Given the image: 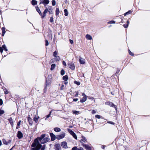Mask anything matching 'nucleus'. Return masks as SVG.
I'll list each match as a JSON object with an SVG mask.
<instances>
[{"label":"nucleus","mask_w":150,"mask_h":150,"mask_svg":"<svg viewBox=\"0 0 150 150\" xmlns=\"http://www.w3.org/2000/svg\"><path fill=\"white\" fill-rule=\"evenodd\" d=\"M45 136V134H43L40 137L36 139L31 145L33 147L31 149V150H39L42 146L40 143L44 144L50 140V139L49 137H47L44 139Z\"/></svg>","instance_id":"obj_1"},{"label":"nucleus","mask_w":150,"mask_h":150,"mask_svg":"<svg viewBox=\"0 0 150 150\" xmlns=\"http://www.w3.org/2000/svg\"><path fill=\"white\" fill-rule=\"evenodd\" d=\"M68 131L70 134H71L75 139H77V136L74 131L69 129H68Z\"/></svg>","instance_id":"obj_2"},{"label":"nucleus","mask_w":150,"mask_h":150,"mask_svg":"<svg viewBox=\"0 0 150 150\" xmlns=\"http://www.w3.org/2000/svg\"><path fill=\"white\" fill-rule=\"evenodd\" d=\"M65 136V133L64 132H63L61 134L57 135L56 138L57 139L59 140L64 138Z\"/></svg>","instance_id":"obj_3"},{"label":"nucleus","mask_w":150,"mask_h":150,"mask_svg":"<svg viewBox=\"0 0 150 150\" xmlns=\"http://www.w3.org/2000/svg\"><path fill=\"white\" fill-rule=\"evenodd\" d=\"M82 95L83 96V97L80 100V102L81 103H83L86 101L87 99V96L84 93H83Z\"/></svg>","instance_id":"obj_4"},{"label":"nucleus","mask_w":150,"mask_h":150,"mask_svg":"<svg viewBox=\"0 0 150 150\" xmlns=\"http://www.w3.org/2000/svg\"><path fill=\"white\" fill-rule=\"evenodd\" d=\"M68 66L69 68H70L72 70H74L75 69V66L74 64L72 62H71L69 63L68 65Z\"/></svg>","instance_id":"obj_5"},{"label":"nucleus","mask_w":150,"mask_h":150,"mask_svg":"<svg viewBox=\"0 0 150 150\" xmlns=\"http://www.w3.org/2000/svg\"><path fill=\"white\" fill-rule=\"evenodd\" d=\"M105 104L106 105H109L112 107H114V108L115 109H117L116 106L112 102H108L107 103H106Z\"/></svg>","instance_id":"obj_6"},{"label":"nucleus","mask_w":150,"mask_h":150,"mask_svg":"<svg viewBox=\"0 0 150 150\" xmlns=\"http://www.w3.org/2000/svg\"><path fill=\"white\" fill-rule=\"evenodd\" d=\"M61 146L64 149H66L67 148V143L65 142H62Z\"/></svg>","instance_id":"obj_7"},{"label":"nucleus","mask_w":150,"mask_h":150,"mask_svg":"<svg viewBox=\"0 0 150 150\" xmlns=\"http://www.w3.org/2000/svg\"><path fill=\"white\" fill-rule=\"evenodd\" d=\"M49 3V1L48 0H43V1L40 2V4H43L45 6V5L48 4Z\"/></svg>","instance_id":"obj_8"},{"label":"nucleus","mask_w":150,"mask_h":150,"mask_svg":"<svg viewBox=\"0 0 150 150\" xmlns=\"http://www.w3.org/2000/svg\"><path fill=\"white\" fill-rule=\"evenodd\" d=\"M82 139H81L80 141V142L82 143V144H83V143H86L87 142V141L84 137L83 136H82Z\"/></svg>","instance_id":"obj_9"},{"label":"nucleus","mask_w":150,"mask_h":150,"mask_svg":"<svg viewBox=\"0 0 150 150\" xmlns=\"http://www.w3.org/2000/svg\"><path fill=\"white\" fill-rule=\"evenodd\" d=\"M2 142L4 144L6 145H8L10 144L11 142V140H9L7 141L5 139H3L2 140Z\"/></svg>","instance_id":"obj_10"},{"label":"nucleus","mask_w":150,"mask_h":150,"mask_svg":"<svg viewBox=\"0 0 150 150\" xmlns=\"http://www.w3.org/2000/svg\"><path fill=\"white\" fill-rule=\"evenodd\" d=\"M50 135L51 137V140L52 141H54L55 139V135L52 133H50Z\"/></svg>","instance_id":"obj_11"},{"label":"nucleus","mask_w":150,"mask_h":150,"mask_svg":"<svg viewBox=\"0 0 150 150\" xmlns=\"http://www.w3.org/2000/svg\"><path fill=\"white\" fill-rule=\"evenodd\" d=\"M82 145L87 150H91V147L89 146L86 145L84 144H82Z\"/></svg>","instance_id":"obj_12"},{"label":"nucleus","mask_w":150,"mask_h":150,"mask_svg":"<svg viewBox=\"0 0 150 150\" xmlns=\"http://www.w3.org/2000/svg\"><path fill=\"white\" fill-rule=\"evenodd\" d=\"M79 62L81 64H84L85 63L84 59L81 58H80L79 59Z\"/></svg>","instance_id":"obj_13"},{"label":"nucleus","mask_w":150,"mask_h":150,"mask_svg":"<svg viewBox=\"0 0 150 150\" xmlns=\"http://www.w3.org/2000/svg\"><path fill=\"white\" fill-rule=\"evenodd\" d=\"M28 120L29 122V124L30 125H32V124L33 121L32 119L30 117L28 116Z\"/></svg>","instance_id":"obj_14"},{"label":"nucleus","mask_w":150,"mask_h":150,"mask_svg":"<svg viewBox=\"0 0 150 150\" xmlns=\"http://www.w3.org/2000/svg\"><path fill=\"white\" fill-rule=\"evenodd\" d=\"M54 59L56 61H59L60 60V58L59 56H57L54 57Z\"/></svg>","instance_id":"obj_15"},{"label":"nucleus","mask_w":150,"mask_h":150,"mask_svg":"<svg viewBox=\"0 0 150 150\" xmlns=\"http://www.w3.org/2000/svg\"><path fill=\"white\" fill-rule=\"evenodd\" d=\"M39 116L37 117L36 115H35L33 118L34 121L35 122V123H37L38 121V120L39 118Z\"/></svg>","instance_id":"obj_16"},{"label":"nucleus","mask_w":150,"mask_h":150,"mask_svg":"<svg viewBox=\"0 0 150 150\" xmlns=\"http://www.w3.org/2000/svg\"><path fill=\"white\" fill-rule=\"evenodd\" d=\"M86 37L88 40H91L92 39L91 36L90 35H86Z\"/></svg>","instance_id":"obj_17"},{"label":"nucleus","mask_w":150,"mask_h":150,"mask_svg":"<svg viewBox=\"0 0 150 150\" xmlns=\"http://www.w3.org/2000/svg\"><path fill=\"white\" fill-rule=\"evenodd\" d=\"M54 130L57 132H60L61 131V129L60 128L58 127H55L54 129Z\"/></svg>","instance_id":"obj_18"},{"label":"nucleus","mask_w":150,"mask_h":150,"mask_svg":"<svg viewBox=\"0 0 150 150\" xmlns=\"http://www.w3.org/2000/svg\"><path fill=\"white\" fill-rule=\"evenodd\" d=\"M31 3L33 5H35L37 4V2L36 0H33L31 1Z\"/></svg>","instance_id":"obj_19"},{"label":"nucleus","mask_w":150,"mask_h":150,"mask_svg":"<svg viewBox=\"0 0 150 150\" xmlns=\"http://www.w3.org/2000/svg\"><path fill=\"white\" fill-rule=\"evenodd\" d=\"M50 81H48L47 80H46V87L45 88V89H47V86L49 85L50 84Z\"/></svg>","instance_id":"obj_20"},{"label":"nucleus","mask_w":150,"mask_h":150,"mask_svg":"<svg viewBox=\"0 0 150 150\" xmlns=\"http://www.w3.org/2000/svg\"><path fill=\"white\" fill-rule=\"evenodd\" d=\"M56 67V65L54 64H52L51 67L50 69L51 70H53Z\"/></svg>","instance_id":"obj_21"},{"label":"nucleus","mask_w":150,"mask_h":150,"mask_svg":"<svg viewBox=\"0 0 150 150\" xmlns=\"http://www.w3.org/2000/svg\"><path fill=\"white\" fill-rule=\"evenodd\" d=\"M58 52L55 51L53 53V55L54 57H55L56 56H57V55H58Z\"/></svg>","instance_id":"obj_22"},{"label":"nucleus","mask_w":150,"mask_h":150,"mask_svg":"<svg viewBox=\"0 0 150 150\" xmlns=\"http://www.w3.org/2000/svg\"><path fill=\"white\" fill-rule=\"evenodd\" d=\"M63 79L65 81H67L68 79V76L67 75H65V76H64L63 77Z\"/></svg>","instance_id":"obj_23"},{"label":"nucleus","mask_w":150,"mask_h":150,"mask_svg":"<svg viewBox=\"0 0 150 150\" xmlns=\"http://www.w3.org/2000/svg\"><path fill=\"white\" fill-rule=\"evenodd\" d=\"M73 113L75 115H78L80 114L79 112L76 110L72 111Z\"/></svg>","instance_id":"obj_24"},{"label":"nucleus","mask_w":150,"mask_h":150,"mask_svg":"<svg viewBox=\"0 0 150 150\" xmlns=\"http://www.w3.org/2000/svg\"><path fill=\"white\" fill-rule=\"evenodd\" d=\"M36 10L40 15H42V13H41L39 8L38 7H37L36 8Z\"/></svg>","instance_id":"obj_25"},{"label":"nucleus","mask_w":150,"mask_h":150,"mask_svg":"<svg viewBox=\"0 0 150 150\" xmlns=\"http://www.w3.org/2000/svg\"><path fill=\"white\" fill-rule=\"evenodd\" d=\"M59 13V9L58 8H57L56 10V16H57Z\"/></svg>","instance_id":"obj_26"},{"label":"nucleus","mask_w":150,"mask_h":150,"mask_svg":"<svg viewBox=\"0 0 150 150\" xmlns=\"http://www.w3.org/2000/svg\"><path fill=\"white\" fill-rule=\"evenodd\" d=\"M64 15L65 16H67L68 15V13L67 9H65L64 10Z\"/></svg>","instance_id":"obj_27"},{"label":"nucleus","mask_w":150,"mask_h":150,"mask_svg":"<svg viewBox=\"0 0 150 150\" xmlns=\"http://www.w3.org/2000/svg\"><path fill=\"white\" fill-rule=\"evenodd\" d=\"M23 137V134L21 132L19 131V139Z\"/></svg>","instance_id":"obj_28"},{"label":"nucleus","mask_w":150,"mask_h":150,"mask_svg":"<svg viewBox=\"0 0 150 150\" xmlns=\"http://www.w3.org/2000/svg\"><path fill=\"white\" fill-rule=\"evenodd\" d=\"M127 24H124V25H123V26L125 28H126L128 27V24L129 23V21H127Z\"/></svg>","instance_id":"obj_29"},{"label":"nucleus","mask_w":150,"mask_h":150,"mask_svg":"<svg viewBox=\"0 0 150 150\" xmlns=\"http://www.w3.org/2000/svg\"><path fill=\"white\" fill-rule=\"evenodd\" d=\"M132 12V11L131 10H129L128 11V12H126L124 14V15L125 16H126L127 15H128L129 14L131 13Z\"/></svg>","instance_id":"obj_30"},{"label":"nucleus","mask_w":150,"mask_h":150,"mask_svg":"<svg viewBox=\"0 0 150 150\" xmlns=\"http://www.w3.org/2000/svg\"><path fill=\"white\" fill-rule=\"evenodd\" d=\"M4 110L0 109V116H1L2 114H4Z\"/></svg>","instance_id":"obj_31"},{"label":"nucleus","mask_w":150,"mask_h":150,"mask_svg":"<svg viewBox=\"0 0 150 150\" xmlns=\"http://www.w3.org/2000/svg\"><path fill=\"white\" fill-rule=\"evenodd\" d=\"M4 93L6 94H7L9 93V92L7 90V89L6 88H5L4 89Z\"/></svg>","instance_id":"obj_32"},{"label":"nucleus","mask_w":150,"mask_h":150,"mask_svg":"<svg viewBox=\"0 0 150 150\" xmlns=\"http://www.w3.org/2000/svg\"><path fill=\"white\" fill-rule=\"evenodd\" d=\"M65 74V71L64 69H62L61 71V74L62 75H63Z\"/></svg>","instance_id":"obj_33"},{"label":"nucleus","mask_w":150,"mask_h":150,"mask_svg":"<svg viewBox=\"0 0 150 150\" xmlns=\"http://www.w3.org/2000/svg\"><path fill=\"white\" fill-rule=\"evenodd\" d=\"M52 5L53 6H54L56 5V1L54 0H53L52 1Z\"/></svg>","instance_id":"obj_34"},{"label":"nucleus","mask_w":150,"mask_h":150,"mask_svg":"<svg viewBox=\"0 0 150 150\" xmlns=\"http://www.w3.org/2000/svg\"><path fill=\"white\" fill-rule=\"evenodd\" d=\"M2 47V49H4L6 51H7V49H6V46L5 45H3Z\"/></svg>","instance_id":"obj_35"},{"label":"nucleus","mask_w":150,"mask_h":150,"mask_svg":"<svg viewBox=\"0 0 150 150\" xmlns=\"http://www.w3.org/2000/svg\"><path fill=\"white\" fill-rule=\"evenodd\" d=\"M95 117L98 119H100L102 117H101L100 115H95Z\"/></svg>","instance_id":"obj_36"},{"label":"nucleus","mask_w":150,"mask_h":150,"mask_svg":"<svg viewBox=\"0 0 150 150\" xmlns=\"http://www.w3.org/2000/svg\"><path fill=\"white\" fill-rule=\"evenodd\" d=\"M8 120H9L10 123H11V125H12V124L13 123V122L12 119L11 118H10V119H8Z\"/></svg>","instance_id":"obj_37"},{"label":"nucleus","mask_w":150,"mask_h":150,"mask_svg":"<svg viewBox=\"0 0 150 150\" xmlns=\"http://www.w3.org/2000/svg\"><path fill=\"white\" fill-rule=\"evenodd\" d=\"M2 35L3 36H4V35L5 33V31L4 30V28H2Z\"/></svg>","instance_id":"obj_38"},{"label":"nucleus","mask_w":150,"mask_h":150,"mask_svg":"<svg viewBox=\"0 0 150 150\" xmlns=\"http://www.w3.org/2000/svg\"><path fill=\"white\" fill-rule=\"evenodd\" d=\"M115 21H111L108 22V23L109 24H112V23H115Z\"/></svg>","instance_id":"obj_39"},{"label":"nucleus","mask_w":150,"mask_h":150,"mask_svg":"<svg viewBox=\"0 0 150 150\" xmlns=\"http://www.w3.org/2000/svg\"><path fill=\"white\" fill-rule=\"evenodd\" d=\"M64 87H64V85L63 84L62 85L61 87L60 90H64Z\"/></svg>","instance_id":"obj_40"},{"label":"nucleus","mask_w":150,"mask_h":150,"mask_svg":"<svg viewBox=\"0 0 150 150\" xmlns=\"http://www.w3.org/2000/svg\"><path fill=\"white\" fill-rule=\"evenodd\" d=\"M40 148H41V150H45V145H44L42 147H41Z\"/></svg>","instance_id":"obj_41"},{"label":"nucleus","mask_w":150,"mask_h":150,"mask_svg":"<svg viewBox=\"0 0 150 150\" xmlns=\"http://www.w3.org/2000/svg\"><path fill=\"white\" fill-rule=\"evenodd\" d=\"M48 11V9L47 8H46L45 10L44 11L43 13H46Z\"/></svg>","instance_id":"obj_42"},{"label":"nucleus","mask_w":150,"mask_h":150,"mask_svg":"<svg viewBox=\"0 0 150 150\" xmlns=\"http://www.w3.org/2000/svg\"><path fill=\"white\" fill-rule=\"evenodd\" d=\"M107 123L112 125H114L115 124L114 122L112 121H108Z\"/></svg>","instance_id":"obj_43"},{"label":"nucleus","mask_w":150,"mask_h":150,"mask_svg":"<svg viewBox=\"0 0 150 150\" xmlns=\"http://www.w3.org/2000/svg\"><path fill=\"white\" fill-rule=\"evenodd\" d=\"M78 149L77 147L74 146L72 148V150H78Z\"/></svg>","instance_id":"obj_44"},{"label":"nucleus","mask_w":150,"mask_h":150,"mask_svg":"<svg viewBox=\"0 0 150 150\" xmlns=\"http://www.w3.org/2000/svg\"><path fill=\"white\" fill-rule=\"evenodd\" d=\"M60 149V147L59 146H57L56 147V150H59Z\"/></svg>","instance_id":"obj_45"},{"label":"nucleus","mask_w":150,"mask_h":150,"mask_svg":"<svg viewBox=\"0 0 150 150\" xmlns=\"http://www.w3.org/2000/svg\"><path fill=\"white\" fill-rule=\"evenodd\" d=\"M74 83L76 84L77 85H80V83L79 82L75 81Z\"/></svg>","instance_id":"obj_46"},{"label":"nucleus","mask_w":150,"mask_h":150,"mask_svg":"<svg viewBox=\"0 0 150 150\" xmlns=\"http://www.w3.org/2000/svg\"><path fill=\"white\" fill-rule=\"evenodd\" d=\"M45 45L48 46L49 45V43L47 40H45Z\"/></svg>","instance_id":"obj_47"},{"label":"nucleus","mask_w":150,"mask_h":150,"mask_svg":"<svg viewBox=\"0 0 150 150\" xmlns=\"http://www.w3.org/2000/svg\"><path fill=\"white\" fill-rule=\"evenodd\" d=\"M50 21L51 22H52L53 21V18L52 17H51L50 18Z\"/></svg>","instance_id":"obj_48"},{"label":"nucleus","mask_w":150,"mask_h":150,"mask_svg":"<svg viewBox=\"0 0 150 150\" xmlns=\"http://www.w3.org/2000/svg\"><path fill=\"white\" fill-rule=\"evenodd\" d=\"M129 52L130 55L133 56L134 55V54L131 52L129 50Z\"/></svg>","instance_id":"obj_49"},{"label":"nucleus","mask_w":150,"mask_h":150,"mask_svg":"<svg viewBox=\"0 0 150 150\" xmlns=\"http://www.w3.org/2000/svg\"><path fill=\"white\" fill-rule=\"evenodd\" d=\"M92 113L93 114H95L96 113V111L95 110H93L92 111Z\"/></svg>","instance_id":"obj_50"},{"label":"nucleus","mask_w":150,"mask_h":150,"mask_svg":"<svg viewBox=\"0 0 150 150\" xmlns=\"http://www.w3.org/2000/svg\"><path fill=\"white\" fill-rule=\"evenodd\" d=\"M46 13H43V15H42V18H44L45 16H46Z\"/></svg>","instance_id":"obj_51"},{"label":"nucleus","mask_w":150,"mask_h":150,"mask_svg":"<svg viewBox=\"0 0 150 150\" xmlns=\"http://www.w3.org/2000/svg\"><path fill=\"white\" fill-rule=\"evenodd\" d=\"M2 104H3V100L1 99H0V105H2Z\"/></svg>","instance_id":"obj_52"},{"label":"nucleus","mask_w":150,"mask_h":150,"mask_svg":"<svg viewBox=\"0 0 150 150\" xmlns=\"http://www.w3.org/2000/svg\"><path fill=\"white\" fill-rule=\"evenodd\" d=\"M50 114H49V115H47V116H46V118H45V120H46L47 119V118H48V117H50Z\"/></svg>","instance_id":"obj_53"},{"label":"nucleus","mask_w":150,"mask_h":150,"mask_svg":"<svg viewBox=\"0 0 150 150\" xmlns=\"http://www.w3.org/2000/svg\"><path fill=\"white\" fill-rule=\"evenodd\" d=\"M0 51L1 53H2L3 51V49L1 47H0Z\"/></svg>","instance_id":"obj_54"},{"label":"nucleus","mask_w":150,"mask_h":150,"mask_svg":"<svg viewBox=\"0 0 150 150\" xmlns=\"http://www.w3.org/2000/svg\"><path fill=\"white\" fill-rule=\"evenodd\" d=\"M62 64H63L65 66H66L67 65H66V62L64 61H63V62H62Z\"/></svg>","instance_id":"obj_55"},{"label":"nucleus","mask_w":150,"mask_h":150,"mask_svg":"<svg viewBox=\"0 0 150 150\" xmlns=\"http://www.w3.org/2000/svg\"><path fill=\"white\" fill-rule=\"evenodd\" d=\"M78 100V98H74V99L73 100V101H75V102H76Z\"/></svg>","instance_id":"obj_56"},{"label":"nucleus","mask_w":150,"mask_h":150,"mask_svg":"<svg viewBox=\"0 0 150 150\" xmlns=\"http://www.w3.org/2000/svg\"><path fill=\"white\" fill-rule=\"evenodd\" d=\"M71 44H73V40H69Z\"/></svg>","instance_id":"obj_57"},{"label":"nucleus","mask_w":150,"mask_h":150,"mask_svg":"<svg viewBox=\"0 0 150 150\" xmlns=\"http://www.w3.org/2000/svg\"><path fill=\"white\" fill-rule=\"evenodd\" d=\"M78 150H83V148L82 147H79V148H78Z\"/></svg>","instance_id":"obj_58"},{"label":"nucleus","mask_w":150,"mask_h":150,"mask_svg":"<svg viewBox=\"0 0 150 150\" xmlns=\"http://www.w3.org/2000/svg\"><path fill=\"white\" fill-rule=\"evenodd\" d=\"M101 147L103 149H104L105 148V146L104 145H102Z\"/></svg>","instance_id":"obj_59"},{"label":"nucleus","mask_w":150,"mask_h":150,"mask_svg":"<svg viewBox=\"0 0 150 150\" xmlns=\"http://www.w3.org/2000/svg\"><path fill=\"white\" fill-rule=\"evenodd\" d=\"M64 83L65 84H67L68 83V82L67 81H64Z\"/></svg>","instance_id":"obj_60"},{"label":"nucleus","mask_w":150,"mask_h":150,"mask_svg":"<svg viewBox=\"0 0 150 150\" xmlns=\"http://www.w3.org/2000/svg\"><path fill=\"white\" fill-rule=\"evenodd\" d=\"M48 12L50 14H52V11H48Z\"/></svg>","instance_id":"obj_61"},{"label":"nucleus","mask_w":150,"mask_h":150,"mask_svg":"<svg viewBox=\"0 0 150 150\" xmlns=\"http://www.w3.org/2000/svg\"><path fill=\"white\" fill-rule=\"evenodd\" d=\"M17 136L19 138V131H18L17 132Z\"/></svg>","instance_id":"obj_62"},{"label":"nucleus","mask_w":150,"mask_h":150,"mask_svg":"<svg viewBox=\"0 0 150 150\" xmlns=\"http://www.w3.org/2000/svg\"><path fill=\"white\" fill-rule=\"evenodd\" d=\"M50 61L51 62H53V59H51Z\"/></svg>","instance_id":"obj_63"},{"label":"nucleus","mask_w":150,"mask_h":150,"mask_svg":"<svg viewBox=\"0 0 150 150\" xmlns=\"http://www.w3.org/2000/svg\"><path fill=\"white\" fill-rule=\"evenodd\" d=\"M18 126H19V122H18V123H17V126L16 127L17 129H18Z\"/></svg>","instance_id":"obj_64"}]
</instances>
